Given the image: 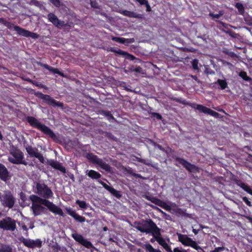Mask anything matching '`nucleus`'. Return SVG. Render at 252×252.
<instances>
[{"label":"nucleus","mask_w":252,"mask_h":252,"mask_svg":"<svg viewBox=\"0 0 252 252\" xmlns=\"http://www.w3.org/2000/svg\"><path fill=\"white\" fill-rule=\"evenodd\" d=\"M34 227L33 224L32 223H31L29 224V228L31 229H32Z\"/></svg>","instance_id":"nucleus-51"},{"label":"nucleus","mask_w":252,"mask_h":252,"mask_svg":"<svg viewBox=\"0 0 252 252\" xmlns=\"http://www.w3.org/2000/svg\"><path fill=\"white\" fill-rule=\"evenodd\" d=\"M173 252H188L187 250L183 249L182 248H175Z\"/></svg>","instance_id":"nucleus-42"},{"label":"nucleus","mask_w":252,"mask_h":252,"mask_svg":"<svg viewBox=\"0 0 252 252\" xmlns=\"http://www.w3.org/2000/svg\"><path fill=\"white\" fill-rule=\"evenodd\" d=\"M66 211L67 212V213L71 217H72L73 218H74V217L76 216V215L77 214V213L75 212V211L74 210H72V209H66Z\"/></svg>","instance_id":"nucleus-38"},{"label":"nucleus","mask_w":252,"mask_h":252,"mask_svg":"<svg viewBox=\"0 0 252 252\" xmlns=\"http://www.w3.org/2000/svg\"><path fill=\"white\" fill-rule=\"evenodd\" d=\"M148 199L150 200L152 202L155 203V204L163 208H164L166 210H167L169 208V206L168 205H167L165 202L161 201L158 199H157L155 197H151Z\"/></svg>","instance_id":"nucleus-20"},{"label":"nucleus","mask_w":252,"mask_h":252,"mask_svg":"<svg viewBox=\"0 0 252 252\" xmlns=\"http://www.w3.org/2000/svg\"><path fill=\"white\" fill-rule=\"evenodd\" d=\"M218 83L219 84L222 89H224L227 86V83L224 80L219 79L218 80Z\"/></svg>","instance_id":"nucleus-32"},{"label":"nucleus","mask_w":252,"mask_h":252,"mask_svg":"<svg viewBox=\"0 0 252 252\" xmlns=\"http://www.w3.org/2000/svg\"><path fill=\"white\" fill-rule=\"evenodd\" d=\"M140 161L142 162H144L145 164H148V163H146L144 160H142V159H140Z\"/></svg>","instance_id":"nucleus-55"},{"label":"nucleus","mask_w":252,"mask_h":252,"mask_svg":"<svg viewBox=\"0 0 252 252\" xmlns=\"http://www.w3.org/2000/svg\"><path fill=\"white\" fill-rule=\"evenodd\" d=\"M124 15L126 16L129 17L136 18L141 19L142 18V15L137 14V13L131 12L127 10H124L121 12Z\"/></svg>","instance_id":"nucleus-23"},{"label":"nucleus","mask_w":252,"mask_h":252,"mask_svg":"<svg viewBox=\"0 0 252 252\" xmlns=\"http://www.w3.org/2000/svg\"><path fill=\"white\" fill-rule=\"evenodd\" d=\"M24 158L23 154L19 150L12 147L10 149V155L8 157L9 162L14 164H20L22 163Z\"/></svg>","instance_id":"nucleus-5"},{"label":"nucleus","mask_w":252,"mask_h":252,"mask_svg":"<svg viewBox=\"0 0 252 252\" xmlns=\"http://www.w3.org/2000/svg\"><path fill=\"white\" fill-rule=\"evenodd\" d=\"M178 161L180 163L182 164L187 170L190 172H194L196 170V167L192 164H191L186 160L179 158Z\"/></svg>","instance_id":"nucleus-18"},{"label":"nucleus","mask_w":252,"mask_h":252,"mask_svg":"<svg viewBox=\"0 0 252 252\" xmlns=\"http://www.w3.org/2000/svg\"><path fill=\"white\" fill-rule=\"evenodd\" d=\"M19 225L21 227V228L24 230H25L26 231V234L27 236H28V228H27V225L25 224V223L24 222V223H20L19 222Z\"/></svg>","instance_id":"nucleus-37"},{"label":"nucleus","mask_w":252,"mask_h":252,"mask_svg":"<svg viewBox=\"0 0 252 252\" xmlns=\"http://www.w3.org/2000/svg\"><path fill=\"white\" fill-rule=\"evenodd\" d=\"M31 3L37 6H39L40 5V2L36 0H32Z\"/></svg>","instance_id":"nucleus-44"},{"label":"nucleus","mask_w":252,"mask_h":252,"mask_svg":"<svg viewBox=\"0 0 252 252\" xmlns=\"http://www.w3.org/2000/svg\"><path fill=\"white\" fill-rule=\"evenodd\" d=\"M206 114H209L211 116H213L214 117H218V116L219 115V114L217 112H215L208 108L207 110V112H206Z\"/></svg>","instance_id":"nucleus-35"},{"label":"nucleus","mask_w":252,"mask_h":252,"mask_svg":"<svg viewBox=\"0 0 252 252\" xmlns=\"http://www.w3.org/2000/svg\"><path fill=\"white\" fill-rule=\"evenodd\" d=\"M3 24L8 29H10L13 28L14 31L21 36L31 37L32 39H37L39 37V35L36 33L31 32L17 26H14L12 24L8 21H5Z\"/></svg>","instance_id":"nucleus-3"},{"label":"nucleus","mask_w":252,"mask_h":252,"mask_svg":"<svg viewBox=\"0 0 252 252\" xmlns=\"http://www.w3.org/2000/svg\"><path fill=\"white\" fill-rule=\"evenodd\" d=\"M239 186L245 191L249 193L252 195V189L250 188L244 183H241L239 184Z\"/></svg>","instance_id":"nucleus-27"},{"label":"nucleus","mask_w":252,"mask_h":252,"mask_svg":"<svg viewBox=\"0 0 252 252\" xmlns=\"http://www.w3.org/2000/svg\"><path fill=\"white\" fill-rule=\"evenodd\" d=\"M0 199L1 204L5 207L11 208L14 205V199L9 191H4L2 194L0 193Z\"/></svg>","instance_id":"nucleus-7"},{"label":"nucleus","mask_w":252,"mask_h":252,"mask_svg":"<svg viewBox=\"0 0 252 252\" xmlns=\"http://www.w3.org/2000/svg\"><path fill=\"white\" fill-rule=\"evenodd\" d=\"M211 252H218L216 250H214V251H212Z\"/></svg>","instance_id":"nucleus-56"},{"label":"nucleus","mask_w":252,"mask_h":252,"mask_svg":"<svg viewBox=\"0 0 252 252\" xmlns=\"http://www.w3.org/2000/svg\"><path fill=\"white\" fill-rule=\"evenodd\" d=\"M87 158L93 162L97 163L102 169L108 171L110 167L108 164L103 162L101 159L98 158L95 156L89 154L87 155Z\"/></svg>","instance_id":"nucleus-11"},{"label":"nucleus","mask_w":252,"mask_h":252,"mask_svg":"<svg viewBox=\"0 0 252 252\" xmlns=\"http://www.w3.org/2000/svg\"><path fill=\"white\" fill-rule=\"evenodd\" d=\"M76 203L81 208L85 209L87 207L86 203L84 201L77 200Z\"/></svg>","instance_id":"nucleus-33"},{"label":"nucleus","mask_w":252,"mask_h":252,"mask_svg":"<svg viewBox=\"0 0 252 252\" xmlns=\"http://www.w3.org/2000/svg\"><path fill=\"white\" fill-rule=\"evenodd\" d=\"M0 228L13 231L16 228V221L10 218H6L0 220Z\"/></svg>","instance_id":"nucleus-9"},{"label":"nucleus","mask_w":252,"mask_h":252,"mask_svg":"<svg viewBox=\"0 0 252 252\" xmlns=\"http://www.w3.org/2000/svg\"><path fill=\"white\" fill-rule=\"evenodd\" d=\"M35 192L45 198H49L53 196V193L52 190L44 184L37 183Z\"/></svg>","instance_id":"nucleus-6"},{"label":"nucleus","mask_w":252,"mask_h":252,"mask_svg":"<svg viewBox=\"0 0 252 252\" xmlns=\"http://www.w3.org/2000/svg\"><path fill=\"white\" fill-rule=\"evenodd\" d=\"M141 5H145L148 2V1L146 0H136Z\"/></svg>","instance_id":"nucleus-45"},{"label":"nucleus","mask_w":252,"mask_h":252,"mask_svg":"<svg viewBox=\"0 0 252 252\" xmlns=\"http://www.w3.org/2000/svg\"><path fill=\"white\" fill-rule=\"evenodd\" d=\"M49 164L54 168L57 169L63 173L65 172V168L60 163L56 161L51 160L50 161Z\"/></svg>","instance_id":"nucleus-22"},{"label":"nucleus","mask_w":252,"mask_h":252,"mask_svg":"<svg viewBox=\"0 0 252 252\" xmlns=\"http://www.w3.org/2000/svg\"><path fill=\"white\" fill-rule=\"evenodd\" d=\"M0 252H11L9 247L7 246L2 247L0 249Z\"/></svg>","instance_id":"nucleus-40"},{"label":"nucleus","mask_w":252,"mask_h":252,"mask_svg":"<svg viewBox=\"0 0 252 252\" xmlns=\"http://www.w3.org/2000/svg\"><path fill=\"white\" fill-rule=\"evenodd\" d=\"M48 20L58 28H61L65 25L64 22L59 20L57 16L53 13H50L47 15Z\"/></svg>","instance_id":"nucleus-15"},{"label":"nucleus","mask_w":252,"mask_h":252,"mask_svg":"<svg viewBox=\"0 0 252 252\" xmlns=\"http://www.w3.org/2000/svg\"><path fill=\"white\" fill-rule=\"evenodd\" d=\"M91 5L93 7H94V8H97L98 7V6L97 5V4H96V3L95 2H94V1H91Z\"/></svg>","instance_id":"nucleus-46"},{"label":"nucleus","mask_w":252,"mask_h":252,"mask_svg":"<svg viewBox=\"0 0 252 252\" xmlns=\"http://www.w3.org/2000/svg\"><path fill=\"white\" fill-rule=\"evenodd\" d=\"M144 248L148 252H161L159 250L154 249L150 244H146Z\"/></svg>","instance_id":"nucleus-26"},{"label":"nucleus","mask_w":252,"mask_h":252,"mask_svg":"<svg viewBox=\"0 0 252 252\" xmlns=\"http://www.w3.org/2000/svg\"><path fill=\"white\" fill-rule=\"evenodd\" d=\"M177 236L179 241L184 246H189L194 249H200V247L197 244L195 241L192 240L187 235L177 233Z\"/></svg>","instance_id":"nucleus-8"},{"label":"nucleus","mask_w":252,"mask_h":252,"mask_svg":"<svg viewBox=\"0 0 252 252\" xmlns=\"http://www.w3.org/2000/svg\"><path fill=\"white\" fill-rule=\"evenodd\" d=\"M111 51L114 52H116L118 54L124 56L126 59L130 60H132L134 59V57L130 54L126 53V52L121 50L119 48H112Z\"/></svg>","instance_id":"nucleus-21"},{"label":"nucleus","mask_w":252,"mask_h":252,"mask_svg":"<svg viewBox=\"0 0 252 252\" xmlns=\"http://www.w3.org/2000/svg\"><path fill=\"white\" fill-rule=\"evenodd\" d=\"M134 71L136 72H141V68L140 67H136Z\"/></svg>","instance_id":"nucleus-49"},{"label":"nucleus","mask_w":252,"mask_h":252,"mask_svg":"<svg viewBox=\"0 0 252 252\" xmlns=\"http://www.w3.org/2000/svg\"><path fill=\"white\" fill-rule=\"evenodd\" d=\"M106 230H107V228H106V227H104V231H106Z\"/></svg>","instance_id":"nucleus-57"},{"label":"nucleus","mask_w":252,"mask_h":252,"mask_svg":"<svg viewBox=\"0 0 252 252\" xmlns=\"http://www.w3.org/2000/svg\"><path fill=\"white\" fill-rule=\"evenodd\" d=\"M28 122L32 126L35 127L40 130L42 132L45 134L49 135L50 137L53 139L56 138V135L54 132L47 126L41 124L36 119L32 117H29L27 119Z\"/></svg>","instance_id":"nucleus-4"},{"label":"nucleus","mask_w":252,"mask_h":252,"mask_svg":"<svg viewBox=\"0 0 252 252\" xmlns=\"http://www.w3.org/2000/svg\"><path fill=\"white\" fill-rule=\"evenodd\" d=\"M74 219L76 220L77 221L79 222H84L85 221V218L83 217H82L78 214H76V216L74 217Z\"/></svg>","instance_id":"nucleus-34"},{"label":"nucleus","mask_w":252,"mask_h":252,"mask_svg":"<svg viewBox=\"0 0 252 252\" xmlns=\"http://www.w3.org/2000/svg\"><path fill=\"white\" fill-rule=\"evenodd\" d=\"M134 227L142 232L147 234L152 233L153 236L155 235V232H157L159 229L156 224L150 220L144 221L141 223L135 222Z\"/></svg>","instance_id":"nucleus-2"},{"label":"nucleus","mask_w":252,"mask_h":252,"mask_svg":"<svg viewBox=\"0 0 252 252\" xmlns=\"http://www.w3.org/2000/svg\"><path fill=\"white\" fill-rule=\"evenodd\" d=\"M72 236L74 239L85 247L88 249L94 248V247L92 243L88 241L87 240L85 239L83 236L77 233H74L72 234Z\"/></svg>","instance_id":"nucleus-13"},{"label":"nucleus","mask_w":252,"mask_h":252,"mask_svg":"<svg viewBox=\"0 0 252 252\" xmlns=\"http://www.w3.org/2000/svg\"><path fill=\"white\" fill-rule=\"evenodd\" d=\"M224 14L223 11H220L218 14H214L213 13H210L209 16L212 17L213 19H219L220 16L223 15Z\"/></svg>","instance_id":"nucleus-30"},{"label":"nucleus","mask_w":252,"mask_h":252,"mask_svg":"<svg viewBox=\"0 0 252 252\" xmlns=\"http://www.w3.org/2000/svg\"><path fill=\"white\" fill-rule=\"evenodd\" d=\"M192 67L193 68L195 69V70H198V61L197 60H194L193 61H192Z\"/></svg>","instance_id":"nucleus-41"},{"label":"nucleus","mask_w":252,"mask_h":252,"mask_svg":"<svg viewBox=\"0 0 252 252\" xmlns=\"http://www.w3.org/2000/svg\"><path fill=\"white\" fill-rule=\"evenodd\" d=\"M194 108L198 110L199 111L206 113L208 108L201 105H194Z\"/></svg>","instance_id":"nucleus-28"},{"label":"nucleus","mask_w":252,"mask_h":252,"mask_svg":"<svg viewBox=\"0 0 252 252\" xmlns=\"http://www.w3.org/2000/svg\"><path fill=\"white\" fill-rule=\"evenodd\" d=\"M243 200L246 203L247 205L249 206H252L251 202L248 200V199L246 197H244L243 198Z\"/></svg>","instance_id":"nucleus-43"},{"label":"nucleus","mask_w":252,"mask_h":252,"mask_svg":"<svg viewBox=\"0 0 252 252\" xmlns=\"http://www.w3.org/2000/svg\"><path fill=\"white\" fill-rule=\"evenodd\" d=\"M145 5L146 6L147 11H150L151 10V8L150 4L148 3V2Z\"/></svg>","instance_id":"nucleus-47"},{"label":"nucleus","mask_w":252,"mask_h":252,"mask_svg":"<svg viewBox=\"0 0 252 252\" xmlns=\"http://www.w3.org/2000/svg\"><path fill=\"white\" fill-rule=\"evenodd\" d=\"M29 221V220L28 219H27V218H25L24 219V221L27 222V221Z\"/></svg>","instance_id":"nucleus-54"},{"label":"nucleus","mask_w":252,"mask_h":252,"mask_svg":"<svg viewBox=\"0 0 252 252\" xmlns=\"http://www.w3.org/2000/svg\"><path fill=\"white\" fill-rule=\"evenodd\" d=\"M42 98L45 100L49 104L53 106L62 107L63 104L60 102L56 101L55 100L51 97L49 95H44Z\"/></svg>","instance_id":"nucleus-17"},{"label":"nucleus","mask_w":252,"mask_h":252,"mask_svg":"<svg viewBox=\"0 0 252 252\" xmlns=\"http://www.w3.org/2000/svg\"><path fill=\"white\" fill-rule=\"evenodd\" d=\"M158 148H159V149H161V148H160V146H158Z\"/></svg>","instance_id":"nucleus-59"},{"label":"nucleus","mask_w":252,"mask_h":252,"mask_svg":"<svg viewBox=\"0 0 252 252\" xmlns=\"http://www.w3.org/2000/svg\"><path fill=\"white\" fill-rule=\"evenodd\" d=\"M239 76L246 81L249 80V78L248 77L246 72L244 71L240 72L239 73Z\"/></svg>","instance_id":"nucleus-36"},{"label":"nucleus","mask_w":252,"mask_h":252,"mask_svg":"<svg viewBox=\"0 0 252 252\" xmlns=\"http://www.w3.org/2000/svg\"><path fill=\"white\" fill-rule=\"evenodd\" d=\"M151 241L152 242H154V240L153 239H151Z\"/></svg>","instance_id":"nucleus-58"},{"label":"nucleus","mask_w":252,"mask_h":252,"mask_svg":"<svg viewBox=\"0 0 252 252\" xmlns=\"http://www.w3.org/2000/svg\"><path fill=\"white\" fill-rule=\"evenodd\" d=\"M224 249V247H218L215 249L218 252H220V251H223Z\"/></svg>","instance_id":"nucleus-48"},{"label":"nucleus","mask_w":252,"mask_h":252,"mask_svg":"<svg viewBox=\"0 0 252 252\" xmlns=\"http://www.w3.org/2000/svg\"><path fill=\"white\" fill-rule=\"evenodd\" d=\"M26 149L30 157L36 158L38 159L41 162H44V158L42 155L38 152L37 149L35 148H32L30 146H28L26 147Z\"/></svg>","instance_id":"nucleus-14"},{"label":"nucleus","mask_w":252,"mask_h":252,"mask_svg":"<svg viewBox=\"0 0 252 252\" xmlns=\"http://www.w3.org/2000/svg\"><path fill=\"white\" fill-rule=\"evenodd\" d=\"M192 231L195 234H197L198 233V230L195 229H193Z\"/></svg>","instance_id":"nucleus-52"},{"label":"nucleus","mask_w":252,"mask_h":252,"mask_svg":"<svg viewBox=\"0 0 252 252\" xmlns=\"http://www.w3.org/2000/svg\"><path fill=\"white\" fill-rule=\"evenodd\" d=\"M99 182L103 186V187L106 189L107 190L110 191L112 194L117 197V198H119L121 196V194L120 192L116 190L114 188L108 186L104 182L102 181H99Z\"/></svg>","instance_id":"nucleus-19"},{"label":"nucleus","mask_w":252,"mask_h":252,"mask_svg":"<svg viewBox=\"0 0 252 252\" xmlns=\"http://www.w3.org/2000/svg\"><path fill=\"white\" fill-rule=\"evenodd\" d=\"M201 227L202 228H204V227H203V226H201Z\"/></svg>","instance_id":"nucleus-60"},{"label":"nucleus","mask_w":252,"mask_h":252,"mask_svg":"<svg viewBox=\"0 0 252 252\" xmlns=\"http://www.w3.org/2000/svg\"><path fill=\"white\" fill-rule=\"evenodd\" d=\"M0 178L4 181H6L10 178L6 168L2 164H0Z\"/></svg>","instance_id":"nucleus-16"},{"label":"nucleus","mask_w":252,"mask_h":252,"mask_svg":"<svg viewBox=\"0 0 252 252\" xmlns=\"http://www.w3.org/2000/svg\"><path fill=\"white\" fill-rule=\"evenodd\" d=\"M249 220L250 222L252 224V218H249Z\"/></svg>","instance_id":"nucleus-53"},{"label":"nucleus","mask_w":252,"mask_h":252,"mask_svg":"<svg viewBox=\"0 0 252 252\" xmlns=\"http://www.w3.org/2000/svg\"><path fill=\"white\" fill-rule=\"evenodd\" d=\"M88 175L90 178L94 179H99L101 177V175L99 173L93 170H90L88 173Z\"/></svg>","instance_id":"nucleus-24"},{"label":"nucleus","mask_w":252,"mask_h":252,"mask_svg":"<svg viewBox=\"0 0 252 252\" xmlns=\"http://www.w3.org/2000/svg\"><path fill=\"white\" fill-rule=\"evenodd\" d=\"M235 7L238 9L240 14H243L244 13V7L243 5L240 3H236Z\"/></svg>","instance_id":"nucleus-31"},{"label":"nucleus","mask_w":252,"mask_h":252,"mask_svg":"<svg viewBox=\"0 0 252 252\" xmlns=\"http://www.w3.org/2000/svg\"><path fill=\"white\" fill-rule=\"evenodd\" d=\"M112 40L119 43H125L126 42L128 43L127 41L128 40V39H126L124 38H121V37H112Z\"/></svg>","instance_id":"nucleus-29"},{"label":"nucleus","mask_w":252,"mask_h":252,"mask_svg":"<svg viewBox=\"0 0 252 252\" xmlns=\"http://www.w3.org/2000/svg\"><path fill=\"white\" fill-rule=\"evenodd\" d=\"M32 202V209L34 216L40 215L44 210V207L41 205L46 206L51 212L56 215L63 216V213L62 209L52 202L45 199H42L39 197L32 195L30 197Z\"/></svg>","instance_id":"nucleus-1"},{"label":"nucleus","mask_w":252,"mask_h":252,"mask_svg":"<svg viewBox=\"0 0 252 252\" xmlns=\"http://www.w3.org/2000/svg\"><path fill=\"white\" fill-rule=\"evenodd\" d=\"M42 66L46 68L47 69L50 70V71H52V72H53L54 73H57V74H59V75H60L61 76H63V73H62V72H60L56 68H53L52 67H50L47 64H42Z\"/></svg>","instance_id":"nucleus-25"},{"label":"nucleus","mask_w":252,"mask_h":252,"mask_svg":"<svg viewBox=\"0 0 252 252\" xmlns=\"http://www.w3.org/2000/svg\"><path fill=\"white\" fill-rule=\"evenodd\" d=\"M153 236L159 244L162 246L166 251L168 252H173L170 247L166 243L165 240L161 236L160 229L157 231V232H155V235Z\"/></svg>","instance_id":"nucleus-12"},{"label":"nucleus","mask_w":252,"mask_h":252,"mask_svg":"<svg viewBox=\"0 0 252 252\" xmlns=\"http://www.w3.org/2000/svg\"><path fill=\"white\" fill-rule=\"evenodd\" d=\"M19 240L22 242L25 246L31 248L40 247L42 244V241L38 239L34 240L21 237L19 238Z\"/></svg>","instance_id":"nucleus-10"},{"label":"nucleus","mask_w":252,"mask_h":252,"mask_svg":"<svg viewBox=\"0 0 252 252\" xmlns=\"http://www.w3.org/2000/svg\"><path fill=\"white\" fill-rule=\"evenodd\" d=\"M155 116L158 119H160L161 118V116L158 113H155Z\"/></svg>","instance_id":"nucleus-50"},{"label":"nucleus","mask_w":252,"mask_h":252,"mask_svg":"<svg viewBox=\"0 0 252 252\" xmlns=\"http://www.w3.org/2000/svg\"><path fill=\"white\" fill-rule=\"evenodd\" d=\"M50 1L55 6L59 7L61 6V2L59 0H50Z\"/></svg>","instance_id":"nucleus-39"}]
</instances>
